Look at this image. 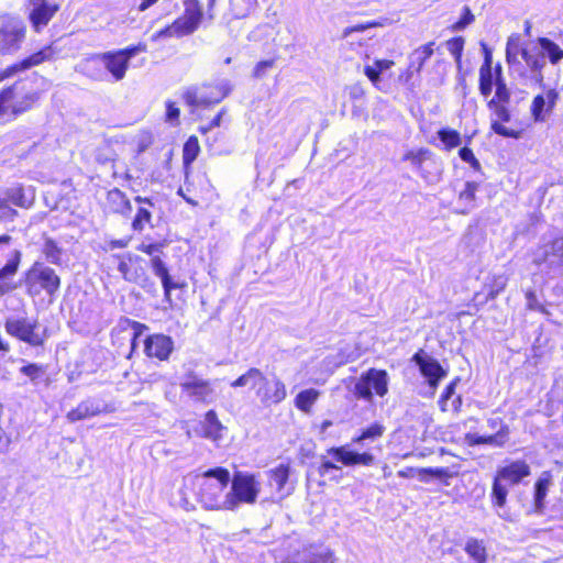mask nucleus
<instances>
[{"label": "nucleus", "mask_w": 563, "mask_h": 563, "mask_svg": "<svg viewBox=\"0 0 563 563\" xmlns=\"http://www.w3.org/2000/svg\"><path fill=\"white\" fill-rule=\"evenodd\" d=\"M230 483V472L224 467L210 468L194 478L198 488L197 496L203 508L210 510H228L224 489Z\"/></svg>", "instance_id": "f257e3e1"}, {"label": "nucleus", "mask_w": 563, "mask_h": 563, "mask_svg": "<svg viewBox=\"0 0 563 563\" xmlns=\"http://www.w3.org/2000/svg\"><path fill=\"white\" fill-rule=\"evenodd\" d=\"M261 485L254 474L236 472L231 481V489L227 493L228 510H235L241 504H254Z\"/></svg>", "instance_id": "f03ea898"}, {"label": "nucleus", "mask_w": 563, "mask_h": 563, "mask_svg": "<svg viewBox=\"0 0 563 563\" xmlns=\"http://www.w3.org/2000/svg\"><path fill=\"white\" fill-rule=\"evenodd\" d=\"M24 283L30 296H38L42 290L48 296H54L60 287V278L55 271L40 262H35L27 269Z\"/></svg>", "instance_id": "7ed1b4c3"}, {"label": "nucleus", "mask_w": 563, "mask_h": 563, "mask_svg": "<svg viewBox=\"0 0 563 563\" xmlns=\"http://www.w3.org/2000/svg\"><path fill=\"white\" fill-rule=\"evenodd\" d=\"M22 92V85L19 81L0 91V118L9 113L19 115L33 108L38 100V92Z\"/></svg>", "instance_id": "20e7f679"}, {"label": "nucleus", "mask_w": 563, "mask_h": 563, "mask_svg": "<svg viewBox=\"0 0 563 563\" xmlns=\"http://www.w3.org/2000/svg\"><path fill=\"white\" fill-rule=\"evenodd\" d=\"M25 36V25L19 18L0 16V53H13L20 48Z\"/></svg>", "instance_id": "39448f33"}, {"label": "nucleus", "mask_w": 563, "mask_h": 563, "mask_svg": "<svg viewBox=\"0 0 563 563\" xmlns=\"http://www.w3.org/2000/svg\"><path fill=\"white\" fill-rule=\"evenodd\" d=\"M374 391L379 396L387 391L385 371L372 368L363 374L354 384L353 393L357 398L371 400Z\"/></svg>", "instance_id": "423d86ee"}, {"label": "nucleus", "mask_w": 563, "mask_h": 563, "mask_svg": "<svg viewBox=\"0 0 563 563\" xmlns=\"http://www.w3.org/2000/svg\"><path fill=\"white\" fill-rule=\"evenodd\" d=\"M36 327V320H31L25 317H10L5 320L4 323V329L8 334L32 346H38L43 344V340L41 339V336L37 333H35Z\"/></svg>", "instance_id": "0eeeda50"}, {"label": "nucleus", "mask_w": 563, "mask_h": 563, "mask_svg": "<svg viewBox=\"0 0 563 563\" xmlns=\"http://www.w3.org/2000/svg\"><path fill=\"white\" fill-rule=\"evenodd\" d=\"M181 390L196 401L212 402L216 394L209 380L202 379L195 374L187 375L180 383Z\"/></svg>", "instance_id": "6e6552de"}, {"label": "nucleus", "mask_w": 563, "mask_h": 563, "mask_svg": "<svg viewBox=\"0 0 563 563\" xmlns=\"http://www.w3.org/2000/svg\"><path fill=\"white\" fill-rule=\"evenodd\" d=\"M412 361L418 365L420 373L427 378L429 386L435 389L442 378L448 375V372L440 365V363L426 353L419 350L413 356Z\"/></svg>", "instance_id": "1a4fd4ad"}, {"label": "nucleus", "mask_w": 563, "mask_h": 563, "mask_svg": "<svg viewBox=\"0 0 563 563\" xmlns=\"http://www.w3.org/2000/svg\"><path fill=\"white\" fill-rule=\"evenodd\" d=\"M173 350V339L162 333L148 335L144 341V352L148 357H156L161 361H166Z\"/></svg>", "instance_id": "9d476101"}, {"label": "nucleus", "mask_w": 563, "mask_h": 563, "mask_svg": "<svg viewBox=\"0 0 563 563\" xmlns=\"http://www.w3.org/2000/svg\"><path fill=\"white\" fill-rule=\"evenodd\" d=\"M506 103H501L495 98L490 99L488 101V108L494 111L497 120L492 121V130L501 136L505 137H512V139H519L521 136L520 131H516L512 129H508L505 125L501 124V122H509L510 121V112L505 106Z\"/></svg>", "instance_id": "9b49d317"}, {"label": "nucleus", "mask_w": 563, "mask_h": 563, "mask_svg": "<svg viewBox=\"0 0 563 563\" xmlns=\"http://www.w3.org/2000/svg\"><path fill=\"white\" fill-rule=\"evenodd\" d=\"M288 563H333V554L322 545L311 544L290 555Z\"/></svg>", "instance_id": "f8f14e48"}, {"label": "nucleus", "mask_w": 563, "mask_h": 563, "mask_svg": "<svg viewBox=\"0 0 563 563\" xmlns=\"http://www.w3.org/2000/svg\"><path fill=\"white\" fill-rule=\"evenodd\" d=\"M269 485L276 487L279 499L292 494L295 486L289 483L290 466L289 464H279L278 466L267 471Z\"/></svg>", "instance_id": "ddd939ff"}, {"label": "nucleus", "mask_w": 563, "mask_h": 563, "mask_svg": "<svg viewBox=\"0 0 563 563\" xmlns=\"http://www.w3.org/2000/svg\"><path fill=\"white\" fill-rule=\"evenodd\" d=\"M31 3L33 9L30 13V21L34 30L40 32L58 11V5L47 0H31Z\"/></svg>", "instance_id": "4468645a"}, {"label": "nucleus", "mask_w": 563, "mask_h": 563, "mask_svg": "<svg viewBox=\"0 0 563 563\" xmlns=\"http://www.w3.org/2000/svg\"><path fill=\"white\" fill-rule=\"evenodd\" d=\"M53 56V49L51 46H47L29 57L24 58L23 60L13 64L5 69L0 71V80H3L5 78H9L11 76H14L19 71L26 70L33 66L40 65L41 63L51 59Z\"/></svg>", "instance_id": "2eb2a0df"}, {"label": "nucleus", "mask_w": 563, "mask_h": 563, "mask_svg": "<svg viewBox=\"0 0 563 563\" xmlns=\"http://www.w3.org/2000/svg\"><path fill=\"white\" fill-rule=\"evenodd\" d=\"M151 267L155 276H157L164 289V300L172 306V290L185 287V284L174 282L169 275L168 268L159 256L151 258Z\"/></svg>", "instance_id": "dca6fc26"}, {"label": "nucleus", "mask_w": 563, "mask_h": 563, "mask_svg": "<svg viewBox=\"0 0 563 563\" xmlns=\"http://www.w3.org/2000/svg\"><path fill=\"white\" fill-rule=\"evenodd\" d=\"M95 58L103 64L106 69L117 81L124 78L129 64L126 63V57L123 54L118 51L107 52L96 55Z\"/></svg>", "instance_id": "f3484780"}, {"label": "nucleus", "mask_w": 563, "mask_h": 563, "mask_svg": "<svg viewBox=\"0 0 563 563\" xmlns=\"http://www.w3.org/2000/svg\"><path fill=\"white\" fill-rule=\"evenodd\" d=\"M433 42L422 45L415 49L409 57V66L406 75L400 76V80L405 84H409L415 74H419L427 59L433 54Z\"/></svg>", "instance_id": "a211bd4d"}, {"label": "nucleus", "mask_w": 563, "mask_h": 563, "mask_svg": "<svg viewBox=\"0 0 563 563\" xmlns=\"http://www.w3.org/2000/svg\"><path fill=\"white\" fill-rule=\"evenodd\" d=\"M559 93L555 89H549L544 95H538L533 98L531 104V114L537 122H543L547 113L551 112L556 104Z\"/></svg>", "instance_id": "6ab92c4d"}, {"label": "nucleus", "mask_w": 563, "mask_h": 563, "mask_svg": "<svg viewBox=\"0 0 563 563\" xmlns=\"http://www.w3.org/2000/svg\"><path fill=\"white\" fill-rule=\"evenodd\" d=\"M530 475V466L525 461H515L497 471L496 476L504 483L516 485Z\"/></svg>", "instance_id": "aec40b11"}, {"label": "nucleus", "mask_w": 563, "mask_h": 563, "mask_svg": "<svg viewBox=\"0 0 563 563\" xmlns=\"http://www.w3.org/2000/svg\"><path fill=\"white\" fill-rule=\"evenodd\" d=\"M185 14L183 18L177 19L183 26V33H194L202 19V10L198 0L185 1Z\"/></svg>", "instance_id": "412c9836"}, {"label": "nucleus", "mask_w": 563, "mask_h": 563, "mask_svg": "<svg viewBox=\"0 0 563 563\" xmlns=\"http://www.w3.org/2000/svg\"><path fill=\"white\" fill-rule=\"evenodd\" d=\"M553 260H563V236L553 239L534 252L533 263L538 266Z\"/></svg>", "instance_id": "4be33fe9"}, {"label": "nucleus", "mask_w": 563, "mask_h": 563, "mask_svg": "<svg viewBox=\"0 0 563 563\" xmlns=\"http://www.w3.org/2000/svg\"><path fill=\"white\" fill-rule=\"evenodd\" d=\"M328 453L331 454L338 462H341L344 465H369L373 462V456L368 453H357L353 451H347L345 448H331L328 450Z\"/></svg>", "instance_id": "5701e85b"}, {"label": "nucleus", "mask_w": 563, "mask_h": 563, "mask_svg": "<svg viewBox=\"0 0 563 563\" xmlns=\"http://www.w3.org/2000/svg\"><path fill=\"white\" fill-rule=\"evenodd\" d=\"M509 428L508 426H501L495 434L492 435H479L476 433H467L466 441L470 445L488 444L492 446L501 448L508 441Z\"/></svg>", "instance_id": "b1692460"}, {"label": "nucleus", "mask_w": 563, "mask_h": 563, "mask_svg": "<svg viewBox=\"0 0 563 563\" xmlns=\"http://www.w3.org/2000/svg\"><path fill=\"white\" fill-rule=\"evenodd\" d=\"M106 404L95 399L81 401L75 409L68 412L67 418L70 421H78L89 417L97 416L106 410Z\"/></svg>", "instance_id": "393cba45"}, {"label": "nucleus", "mask_w": 563, "mask_h": 563, "mask_svg": "<svg viewBox=\"0 0 563 563\" xmlns=\"http://www.w3.org/2000/svg\"><path fill=\"white\" fill-rule=\"evenodd\" d=\"M464 551L471 558L472 563H488V553L483 540L468 538L465 542Z\"/></svg>", "instance_id": "a878e982"}, {"label": "nucleus", "mask_w": 563, "mask_h": 563, "mask_svg": "<svg viewBox=\"0 0 563 563\" xmlns=\"http://www.w3.org/2000/svg\"><path fill=\"white\" fill-rule=\"evenodd\" d=\"M222 430H223V426L219 421L216 411L209 410L205 415V419L202 421L203 437L207 439H211L213 441H218L221 438Z\"/></svg>", "instance_id": "bb28decb"}, {"label": "nucleus", "mask_w": 563, "mask_h": 563, "mask_svg": "<svg viewBox=\"0 0 563 563\" xmlns=\"http://www.w3.org/2000/svg\"><path fill=\"white\" fill-rule=\"evenodd\" d=\"M551 485V475L543 472L534 485V507L537 512H542L544 499Z\"/></svg>", "instance_id": "cd10ccee"}, {"label": "nucleus", "mask_w": 563, "mask_h": 563, "mask_svg": "<svg viewBox=\"0 0 563 563\" xmlns=\"http://www.w3.org/2000/svg\"><path fill=\"white\" fill-rule=\"evenodd\" d=\"M261 383H266V377L258 368L252 367L245 374L233 380L231 386L236 388L250 385L253 388Z\"/></svg>", "instance_id": "c85d7f7f"}, {"label": "nucleus", "mask_w": 563, "mask_h": 563, "mask_svg": "<svg viewBox=\"0 0 563 563\" xmlns=\"http://www.w3.org/2000/svg\"><path fill=\"white\" fill-rule=\"evenodd\" d=\"M319 396L320 391L314 388L301 390L295 398V406L302 412L309 413Z\"/></svg>", "instance_id": "c756f323"}, {"label": "nucleus", "mask_w": 563, "mask_h": 563, "mask_svg": "<svg viewBox=\"0 0 563 563\" xmlns=\"http://www.w3.org/2000/svg\"><path fill=\"white\" fill-rule=\"evenodd\" d=\"M428 162L431 165H424L419 169V175L429 184H433L440 180L441 177V164L435 158L434 154H431L428 157Z\"/></svg>", "instance_id": "7c9ffc66"}, {"label": "nucleus", "mask_w": 563, "mask_h": 563, "mask_svg": "<svg viewBox=\"0 0 563 563\" xmlns=\"http://www.w3.org/2000/svg\"><path fill=\"white\" fill-rule=\"evenodd\" d=\"M46 365L30 363L20 368V373L27 376L33 385H38L41 382L48 384L46 377Z\"/></svg>", "instance_id": "2f4dec72"}, {"label": "nucleus", "mask_w": 563, "mask_h": 563, "mask_svg": "<svg viewBox=\"0 0 563 563\" xmlns=\"http://www.w3.org/2000/svg\"><path fill=\"white\" fill-rule=\"evenodd\" d=\"M522 58L531 71L537 74V79L541 81L543 78L541 70L545 66L543 54L529 49H522Z\"/></svg>", "instance_id": "473e14b6"}, {"label": "nucleus", "mask_w": 563, "mask_h": 563, "mask_svg": "<svg viewBox=\"0 0 563 563\" xmlns=\"http://www.w3.org/2000/svg\"><path fill=\"white\" fill-rule=\"evenodd\" d=\"M538 44L542 49L541 54H547L552 64H558L563 59V49L550 38L539 37Z\"/></svg>", "instance_id": "72a5a7b5"}, {"label": "nucleus", "mask_w": 563, "mask_h": 563, "mask_svg": "<svg viewBox=\"0 0 563 563\" xmlns=\"http://www.w3.org/2000/svg\"><path fill=\"white\" fill-rule=\"evenodd\" d=\"M42 252L48 263L57 266L62 265L63 250L57 245V243L53 239H45Z\"/></svg>", "instance_id": "f704fd0d"}, {"label": "nucleus", "mask_w": 563, "mask_h": 563, "mask_svg": "<svg viewBox=\"0 0 563 563\" xmlns=\"http://www.w3.org/2000/svg\"><path fill=\"white\" fill-rule=\"evenodd\" d=\"M508 495L507 484L504 483L500 478L495 476L493 488H492V500L493 505L503 509L506 505Z\"/></svg>", "instance_id": "c9c22d12"}, {"label": "nucleus", "mask_w": 563, "mask_h": 563, "mask_svg": "<svg viewBox=\"0 0 563 563\" xmlns=\"http://www.w3.org/2000/svg\"><path fill=\"white\" fill-rule=\"evenodd\" d=\"M478 185L474 181H467L465 184L464 189L460 192L459 200L465 203L464 208L460 211L463 214H466L474 208L475 194L477 191Z\"/></svg>", "instance_id": "e433bc0d"}, {"label": "nucleus", "mask_w": 563, "mask_h": 563, "mask_svg": "<svg viewBox=\"0 0 563 563\" xmlns=\"http://www.w3.org/2000/svg\"><path fill=\"white\" fill-rule=\"evenodd\" d=\"M385 69H387V60L376 59L372 65L365 66L364 73L377 88L382 89V87L379 86V84L382 82L380 74Z\"/></svg>", "instance_id": "4c0bfd02"}, {"label": "nucleus", "mask_w": 563, "mask_h": 563, "mask_svg": "<svg viewBox=\"0 0 563 563\" xmlns=\"http://www.w3.org/2000/svg\"><path fill=\"white\" fill-rule=\"evenodd\" d=\"M506 284H507V279L503 275L495 276L493 285L490 286L488 294L482 299L481 294L476 292L474 295V301H477L478 303L483 305V303L487 302L488 300L495 299L499 295V292L504 290V288L506 287Z\"/></svg>", "instance_id": "58836bf2"}, {"label": "nucleus", "mask_w": 563, "mask_h": 563, "mask_svg": "<svg viewBox=\"0 0 563 563\" xmlns=\"http://www.w3.org/2000/svg\"><path fill=\"white\" fill-rule=\"evenodd\" d=\"M22 253L19 250H14L7 261L4 266L0 269V279H7L14 276L19 269L21 263Z\"/></svg>", "instance_id": "ea45409f"}, {"label": "nucleus", "mask_w": 563, "mask_h": 563, "mask_svg": "<svg viewBox=\"0 0 563 563\" xmlns=\"http://www.w3.org/2000/svg\"><path fill=\"white\" fill-rule=\"evenodd\" d=\"M3 198L20 208H29L31 206V201L26 199L21 186L7 189Z\"/></svg>", "instance_id": "a19ab883"}, {"label": "nucleus", "mask_w": 563, "mask_h": 563, "mask_svg": "<svg viewBox=\"0 0 563 563\" xmlns=\"http://www.w3.org/2000/svg\"><path fill=\"white\" fill-rule=\"evenodd\" d=\"M431 154V151L428 148H419L417 151H410L406 154L405 159L409 161L411 166L419 172V169L424 165H431L428 162V157Z\"/></svg>", "instance_id": "79ce46f5"}, {"label": "nucleus", "mask_w": 563, "mask_h": 563, "mask_svg": "<svg viewBox=\"0 0 563 563\" xmlns=\"http://www.w3.org/2000/svg\"><path fill=\"white\" fill-rule=\"evenodd\" d=\"M519 35H511L506 45V60L509 65L518 63V56H522Z\"/></svg>", "instance_id": "37998d69"}, {"label": "nucleus", "mask_w": 563, "mask_h": 563, "mask_svg": "<svg viewBox=\"0 0 563 563\" xmlns=\"http://www.w3.org/2000/svg\"><path fill=\"white\" fill-rule=\"evenodd\" d=\"M495 77L493 68H479V92L484 97H488L493 91Z\"/></svg>", "instance_id": "c03bdc74"}, {"label": "nucleus", "mask_w": 563, "mask_h": 563, "mask_svg": "<svg viewBox=\"0 0 563 563\" xmlns=\"http://www.w3.org/2000/svg\"><path fill=\"white\" fill-rule=\"evenodd\" d=\"M200 151L199 142L196 136H190L183 150V161L185 165L191 164L198 156Z\"/></svg>", "instance_id": "a18cd8bd"}, {"label": "nucleus", "mask_w": 563, "mask_h": 563, "mask_svg": "<svg viewBox=\"0 0 563 563\" xmlns=\"http://www.w3.org/2000/svg\"><path fill=\"white\" fill-rule=\"evenodd\" d=\"M438 136L448 150L454 148L461 144V135L455 130L441 129L438 132Z\"/></svg>", "instance_id": "49530a36"}, {"label": "nucleus", "mask_w": 563, "mask_h": 563, "mask_svg": "<svg viewBox=\"0 0 563 563\" xmlns=\"http://www.w3.org/2000/svg\"><path fill=\"white\" fill-rule=\"evenodd\" d=\"M419 479L422 482H428L430 476L443 479L446 477H451L452 474L448 467H437V468H421L418 471Z\"/></svg>", "instance_id": "de8ad7c7"}, {"label": "nucleus", "mask_w": 563, "mask_h": 563, "mask_svg": "<svg viewBox=\"0 0 563 563\" xmlns=\"http://www.w3.org/2000/svg\"><path fill=\"white\" fill-rule=\"evenodd\" d=\"M152 219V212L146 207H140L133 221H132V228L134 231H143L145 224H148Z\"/></svg>", "instance_id": "09e8293b"}, {"label": "nucleus", "mask_w": 563, "mask_h": 563, "mask_svg": "<svg viewBox=\"0 0 563 563\" xmlns=\"http://www.w3.org/2000/svg\"><path fill=\"white\" fill-rule=\"evenodd\" d=\"M183 35H187V33H183V26L180 25V22L176 20L170 25L154 33L152 35V41H157L161 37H172V36H183Z\"/></svg>", "instance_id": "8fccbe9b"}, {"label": "nucleus", "mask_w": 563, "mask_h": 563, "mask_svg": "<svg viewBox=\"0 0 563 563\" xmlns=\"http://www.w3.org/2000/svg\"><path fill=\"white\" fill-rule=\"evenodd\" d=\"M494 86L496 87L495 99L501 103L510 101V91L507 87L505 78L495 79Z\"/></svg>", "instance_id": "3c124183"}, {"label": "nucleus", "mask_w": 563, "mask_h": 563, "mask_svg": "<svg viewBox=\"0 0 563 563\" xmlns=\"http://www.w3.org/2000/svg\"><path fill=\"white\" fill-rule=\"evenodd\" d=\"M526 305L529 310L538 311L543 314H549L545 306H543L539 301L534 290L529 289L526 291Z\"/></svg>", "instance_id": "603ef678"}, {"label": "nucleus", "mask_w": 563, "mask_h": 563, "mask_svg": "<svg viewBox=\"0 0 563 563\" xmlns=\"http://www.w3.org/2000/svg\"><path fill=\"white\" fill-rule=\"evenodd\" d=\"M184 99H185L186 103L191 107H200V106H207V104L211 103V101L209 99L199 96L196 89H188L184 93Z\"/></svg>", "instance_id": "864d4df0"}, {"label": "nucleus", "mask_w": 563, "mask_h": 563, "mask_svg": "<svg viewBox=\"0 0 563 563\" xmlns=\"http://www.w3.org/2000/svg\"><path fill=\"white\" fill-rule=\"evenodd\" d=\"M165 245H166L165 242L150 243V244L142 243L137 246V250L152 256V258H153L154 256H159L158 254L163 253Z\"/></svg>", "instance_id": "5fc2aeb1"}, {"label": "nucleus", "mask_w": 563, "mask_h": 563, "mask_svg": "<svg viewBox=\"0 0 563 563\" xmlns=\"http://www.w3.org/2000/svg\"><path fill=\"white\" fill-rule=\"evenodd\" d=\"M286 387L285 384L276 379L274 382L273 390H272V397H271V404H279L286 398Z\"/></svg>", "instance_id": "6e6d98bb"}, {"label": "nucleus", "mask_w": 563, "mask_h": 563, "mask_svg": "<svg viewBox=\"0 0 563 563\" xmlns=\"http://www.w3.org/2000/svg\"><path fill=\"white\" fill-rule=\"evenodd\" d=\"M18 216V211L9 206L7 199L0 197V221H12Z\"/></svg>", "instance_id": "4d7b16f0"}, {"label": "nucleus", "mask_w": 563, "mask_h": 563, "mask_svg": "<svg viewBox=\"0 0 563 563\" xmlns=\"http://www.w3.org/2000/svg\"><path fill=\"white\" fill-rule=\"evenodd\" d=\"M459 378H455L444 389L443 394L440 397L439 405L443 411H446L448 400L455 394V387L457 385Z\"/></svg>", "instance_id": "13d9d810"}, {"label": "nucleus", "mask_w": 563, "mask_h": 563, "mask_svg": "<svg viewBox=\"0 0 563 563\" xmlns=\"http://www.w3.org/2000/svg\"><path fill=\"white\" fill-rule=\"evenodd\" d=\"M464 46V41L462 37H456L448 42V49L455 57V60L460 63L461 55Z\"/></svg>", "instance_id": "bf43d9fd"}, {"label": "nucleus", "mask_w": 563, "mask_h": 563, "mask_svg": "<svg viewBox=\"0 0 563 563\" xmlns=\"http://www.w3.org/2000/svg\"><path fill=\"white\" fill-rule=\"evenodd\" d=\"M474 21V14L470 10L468 7L463 8V15L461 19L453 25V29L456 31H461L470 25Z\"/></svg>", "instance_id": "052dcab7"}, {"label": "nucleus", "mask_w": 563, "mask_h": 563, "mask_svg": "<svg viewBox=\"0 0 563 563\" xmlns=\"http://www.w3.org/2000/svg\"><path fill=\"white\" fill-rule=\"evenodd\" d=\"M459 155L462 161L470 163L473 168H475V169L479 168V162L475 157V155L471 148H468L466 146L462 147L459 152Z\"/></svg>", "instance_id": "680f3d73"}, {"label": "nucleus", "mask_w": 563, "mask_h": 563, "mask_svg": "<svg viewBox=\"0 0 563 563\" xmlns=\"http://www.w3.org/2000/svg\"><path fill=\"white\" fill-rule=\"evenodd\" d=\"M274 66V59L262 60L254 67L253 75L256 78H262L266 75V71Z\"/></svg>", "instance_id": "e2e57ef3"}, {"label": "nucleus", "mask_w": 563, "mask_h": 563, "mask_svg": "<svg viewBox=\"0 0 563 563\" xmlns=\"http://www.w3.org/2000/svg\"><path fill=\"white\" fill-rule=\"evenodd\" d=\"M384 432V427L379 424H373L368 427L366 430L363 431L362 435L358 438V440H365V439H374L376 437H380Z\"/></svg>", "instance_id": "0e129e2a"}, {"label": "nucleus", "mask_w": 563, "mask_h": 563, "mask_svg": "<svg viewBox=\"0 0 563 563\" xmlns=\"http://www.w3.org/2000/svg\"><path fill=\"white\" fill-rule=\"evenodd\" d=\"M179 109L175 106L174 102L167 101L166 103V120L168 122L177 121L179 118Z\"/></svg>", "instance_id": "69168bd1"}, {"label": "nucleus", "mask_w": 563, "mask_h": 563, "mask_svg": "<svg viewBox=\"0 0 563 563\" xmlns=\"http://www.w3.org/2000/svg\"><path fill=\"white\" fill-rule=\"evenodd\" d=\"M263 385L257 389L256 394L261 397L262 402L271 404L272 389L268 387V382L262 383Z\"/></svg>", "instance_id": "338daca9"}, {"label": "nucleus", "mask_w": 563, "mask_h": 563, "mask_svg": "<svg viewBox=\"0 0 563 563\" xmlns=\"http://www.w3.org/2000/svg\"><path fill=\"white\" fill-rule=\"evenodd\" d=\"M145 51V45H137V46H129L124 49L118 51L119 53L123 54L126 57V63L129 64L130 59L134 57L139 52Z\"/></svg>", "instance_id": "774afa93"}]
</instances>
